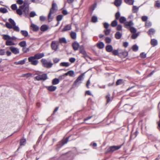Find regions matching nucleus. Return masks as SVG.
<instances>
[{"mask_svg": "<svg viewBox=\"0 0 160 160\" xmlns=\"http://www.w3.org/2000/svg\"><path fill=\"white\" fill-rule=\"evenodd\" d=\"M19 45L21 47H24L26 45V43L25 41L21 42L19 43Z\"/></svg>", "mask_w": 160, "mask_h": 160, "instance_id": "2f4dec72", "label": "nucleus"}, {"mask_svg": "<svg viewBox=\"0 0 160 160\" xmlns=\"http://www.w3.org/2000/svg\"><path fill=\"white\" fill-rule=\"evenodd\" d=\"M72 38L73 39H75L76 38V33L74 32H72L70 34Z\"/></svg>", "mask_w": 160, "mask_h": 160, "instance_id": "a19ab883", "label": "nucleus"}, {"mask_svg": "<svg viewBox=\"0 0 160 160\" xmlns=\"http://www.w3.org/2000/svg\"><path fill=\"white\" fill-rule=\"evenodd\" d=\"M105 40L106 42L108 43H110L111 41V38H109L108 37H106L105 38Z\"/></svg>", "mask_w": 160, "mask_h": 160, "instance_id": "0e129e2a", "label": "nucleus"}, {"mask_svg": "<svg viewBox=\"0 0 160 160\" xmlns=\"http://www.w3.org/2000/svg\"><path fill=\"white\" fill-rule=\"evenodd\" d=\"M59 82V80L58 78H55L52 80V85H55L58 84Z\"/></svg>", "mask_w": 160, "mask_h": 160, "instance_id": "393cba45", "label": "nucleus"}, {"mask_svg": "<svg viewBox=\"0 0 160 160\" xmlns=\"http://www.w3.org/2000/svg\"><path fill=\"white\" fill-rule=\"evenodd\" d=\"M74 73V72L73 70H70L68 72H67L66 73L64 74L63 75V76L64 75L66 76L69 75L70 77H72L73 76Z\"/></svg>", "mask_w": 160, "mask_h": 160, "instance_id": "f3484780", "label": "nucleus"}, {"mask_svg": "<svg viewBox=\"0 0 160 160\" xmlns=\"http://www.w3.org/2000/svg\"><path fill=\"white\" fill-rule=\"evenodd\" d=\"M8 21L12 25V26H15L16 25V23L15 21L12 19L10 18Z\"/></svg>", "mask_w": 160, "mask_h": 160, "instance_id": "864d4df0", "label": "nucleus"}, {"mask_svg": "<svg viewBox=\"0 0 160 160\" xmlns=\"http://www.w3.org/2000/svg\"><path fill=\"white\" fill-rule=\"evenodd\" d=\"M57 10L58 7L57 4L53 2L48 16V19L49 22H50L52 21L54 16V14L57 12Z\"/></svg>", "mask_w": 160, "mask_h": 160, "instance_id": "f257e3e1", "label": "nucleus"}, {"mask_svg": "<svg viewBox=\"0 0 160 160\" xmlns=\"http://www.w3.org/2000/svg\"><path fill=\"white\" fill-rule=\"evenodd\" d=\"M69 137H67L65 139H63L61 143V147L64 145L68 141V139Z\"/></svg>", "mask_w": 160, "mask_h": 160, "instance_id": "5701e85b", "label": "nucleus"}, {"mask_svg": "<svg viewBox=\"0 0 160 160\" xmlns=\"http://www.w3.org/2000/svg\"><path fill=\"white\" fill-rule=\"evenodd\" d=\"M9 49L14 54H17L19 53V49L16 47H11L9 48Z\"/></svg>", "mask_w": 160, "mask_h": 160, "instance_id": "9d476101", "label": "nucleus"}, {"mask_svg": "<svg viewBox=\"0 0 160 160\" xmlns=\"http://www.w3.org/2000/svg\"><path fill=\"white\" fill-rule=\"evenodd\" d=\"M29 3L27 1H24L22 5L20 6V8L22 9L23 12L26 16L28 14Z\"/></svg>", "mask_w": 160, "mask_h": 160, "instance_id": "f03ea898", "label": "nucleus"}, {"mask_svg": "<svg viewBox=\"0 0 160 160\" xmlns=\"http://www.w3.org/2000/svg\"><path fill=\"white\" fill-rule=\"evenodd\" d=\"M36 15V14L34 11H32L29 13V16L30 17H33Z\"/></svg>", "mask_w": 160, "mask_h": 160, "instance_id": "5fc2aeb1", "label": "nucleus"}, {"mask_svg": "<svg viewBox=\"0 0 160 160\" xmlns=\"http://www.w3.org/2000/svg\"><path fill=\"white\" fill-rule=\"evenodd\" d=\"M139 34V33L138 32L137 33H134L132 34L131 36V38L133 39H136L137 37L138 36Z\"/></svg>", "mask_w": 160, "mask_h": 160, "instance_id": "c03bdc74", "label": "nucleus"}, {"mask_svg": "<svg viewBox=\"0 0 160 160\" xmlns=\"http://www.w3.org/2000/svg\"><path fill=\"white\" fill-rule=\"evenodd\" d=\"M150 43L153 46H155L158 44V41L155 39H151Z\"/></svg>", "mask_w": 160, "mask_h": 160, "instance_id": "aec40b11", "label": "nucleus"}, {"mask_svg": "<svg viewBox=\"0 0 160 160\" xmlns=\"http://www.w3.org/2000/svg\"><path fill=\"white\" fill-rule=\"evenodd\" d=\"M27 59V58H25L22 60L14 62V64L16 65H23L25 63Z\"/></svg>", "mask_w": 160, "mask_h": 160, "instance_id": "9b49d317", "label": "nucleus"}, {"mask_svg": "<svg viewBox=\"0 0 160 160\" xmlns=\"http://www.w3.org/2000/svg\"><path fill=\"white\" fill-rule=\"evenodd\" d=\"M134 25V23L132 21H129L126 22H124V27L126 28H131Z\"/></svg>", "mask_w": 160, "mask_h": 160, "instance_id": "1a4fd4ad", "label": "nucleus"}, {"mask_svg": "<svg viewBox=\"0 0 160 160\" xmlns=\"http://www.w3.org/2000/svg\"><path fill=\"white\" fill-rule=\"evenodd\" d=\"M125 2L127 4L132 5L133 4L134 0H124Z\"/></svg>", "mask_w": 160, "mask_h": 160, "instance_id": "c756f323", "label": "nucleus"}, {"mask_svg": "<svg viewBox=\"0 0 160 160\" xmlns=\"http://www.w3.org/2000/svg\"><path fill=\"white\" fill-rule=\"evenodd\" d=\"M140 56L143 58H144L146 57V54L144 52H142L140 54Z\"/></svg>", "mask_w": 160, "mask_h": 160, "instance_id": "052dcab7", "label": "nucleus"}, {"mask_svg": "<svg viewBox=\"0 0 160 160\" xmlns=\"http://www.w3.org/2000/svg\"><path fill=\"white\" fill-rule=\"evenodd\" d=\"M5 25L6 27L9 29L12 28L13 26L12 25L8 22H6Z\"/></svg>", "mask_w": 160, "mask_h": 160, "instance_id": "603ef678", "label": "nucleus"}, {"mask_svg": "<svg viewBox=\"0 0 160 160\" xmlns=\"http://www.w3.org/2000/svg\"><path fill=\"white\" fill-rule=\"evenodd\" d=\"M41 61L42 63V65L44 67L47 68H51L53 64L51 62H48L45 59H42Z\"/></svg>", "mask_w": 160, "mask_h": 160, "instance_id": "20e7f679", "label": "nucleus"}, {"mask_svg": "<svg viewBox=\"0 0 160 160\" xmlns=\"http://www.w3.org/2000/svg\"><path fill=\"white\" fill-rule=\"evenodd\" d=\"M84 73H82L80 75L74 82V84L75 85H77L82 83V81L84 79Z\"/></svg>", "mask_w": 160, "mask_h": 160, "instance_id": "39448f33", "label": "nucleus"}, {"mask_svg": "<svg viewBox=\"0 0 160 160\" xmlns=\"http://www.w3.org/2000/svg\"><path fill=\"white\" fill-rule=\"evenodd\" d=\"M119 21L120 23H122L126 21V19L124 17H121L119 19Z\"/></svg>", "mask_w": 160, "mask_h": 160, "instance_id": "473e14b6", "label": "nucleus"}, {"mask_svg": "<svg viewBox=\"0 0 160 160\" xmlns=\"http://www.w3.org/2000/svg\"><path fill=\"white\" fill-rule=\"evenodd\" d=\"M122 3V0H115L114 3L117 7L120 6Z\"/></svg>", "mask_w": 160, "mask_h": 160, "instance_id": "bb28decb", "label": "nucleus"}, {"mask_svg": "<svg viewBox=\"0 0 160 160\" xmlns=\"http://www.w3.org/2000/svg\"><path fill=\"white\" fill-rule=\"evenodd\" d=\"M155 6L158 8H160V1H157L155 2Z\"/></svg>", "mask_w": 160, "mask_h": 160, "instance_id": "4d7b16f0", "label": "nucleus"}, {"mask_svg": "<svg viewBox=\"0 0 160 160\" xmlns=\"http://www.w3.org/2000/svg\"><path fill=\"white\" fill-rule=\"evenodd\" d=\"M122 27L120 24L118 25L117 27V30L118 31H120L122 30Z\"/></svg>", "mask_w": 160, "mask_h": 160, "instance_id": "774afa93", "label": "nucleus"}, {"mask_svg": "<svg viewBox=\"0 0 160 160\" xmlns=\"http://www.w3.org/2000/svg\"><path fill=\"white\" fill-rule=\"evenodd\" d=\"M63 17V16L62 15H58L56 17V19L58 21H61Z\"/></svg>", "mask_w": 160, "mask_h": 160, "instance_id": "a18cd8bd", "label": "nucleus"}, {"mask_svg": "<svg viewBox=\"0 0 160 160\" xmlns=\"http://www.w3.org/2000/svg\"><path fill=\"white\" fill-rule=\"evenodd\" d=\"M59 42L61 43H66L67 42V41L66 39L64 38H62L59 39Z\"/></svg>", "mask_w": 160, "mask_h": 160, "instance_id": "09e8293b", "label": "nucleus"}, {"mask_svg": "<svg viewBox=\"0 0 160 160\" xmlns=\"http://www.w3.org/2000/svg\"><path fill=\"white\" fill-rule=\"evenodd\" d=\"M132 49L134 52L137 51L138 50V47L137 45H134L132 47Z\"/></svg>", "mask_w": 160, "mask_h": 160, "instance_id": "37998d69", "label": "nucleus"}, {"mask_svg": "<svg viewBox=\"0 0 160 160\" xmlns=\"http://www.w3.org/2000/svg\"><path fill=\"white\" fill-rule=\"evenodd\" d=\"M118 22L116 20L112 21L111 23V26L113 27H115L117 25Z\"/></svg>", "mask_w": 160, "mask_h": 160, "instance_id": "ea45409f", "label": "nucleus"}, {"mask_svg": "<svg viewBox=\"0 0 160 160\" xmlns=\"http://www.w3.org/2000/svg\"><path fill=\"white\" fill-rule=\"evenodd\" d=\"M5 44L7 46H8L14 45H15V43L14 42H13L11 40H7Z\"/></svg>", "mask_w": 160, "mask_h": 160, "instance_id": "b1692460", "label": "nucleus"}, {"mask_svg": "<svg viewBox=\"0 0 160 160\" xmlns=\"http://www.w3.org/2000/svg\"><path fill=\"white\" fill-rule=\"evenodd\" d=\"M21 34L25 37H26L28 35V32L26 30H21Z\"/></svg>", "mask_w": 160, "mask_h": 160, "instance_id": "f704fd0d", "label": "nucleus"}, {"mask_svg": "<svg viewBox=\"0 0 160 160\" xmlns=\"http://www.w3.org/2000/svg\"><path fill=\"white\" fill-rule=\"evenodd\" d=\"M155 32V30L153 28H151L148 31V34L150 35H153Z\"/></svg>", "mask_w": 160, "mask_h": 160, "instance_id": "e433bc0d", "label": "nucleus"}, {"mask_svg": "<svg viewBox=\"0 0 160 160\" xmlns=\"http://www.w3.org/2000/svg\"><path fill=\"white\" fill-rule=\"evenodd\" d=\"M121 147V146H111L108 148L107 150V152L112 153L115 150H116L120 149Z\"/></svg>", "mask_w": 160, "mask_h": 160, "instance_id": "423d86ee", "label": "nucleus"}, {"mask_svg": "<svg viewBox=\"0 0 160 160\" xmlns=\"http://www.w3.org/2000/svg\"><path fill=\"white\" fill-rule=\"evenodd\" d=\"M79 45L78 43L76 42H75L72 44V46L73 49L74 50H78L79 47Z\"/></svg>", "mask_w": 160, "mask_h": 160, "instance_id": "4468645a", "label": "nucleus"}, {"mask_svg": "<svg viewBox=\"0 0 160 160\" xmlns=\"http://www.w3.org/2000/svg\"><path fill=\"white\" fill-rule=\"evenodd\" d=\"M60 66L68 67L70 65V64L68 62H62L60 64Z\"/></svg>", "mask_w": 160, "mask_h": 160, "instance_id": "cd10ccee", "label": "nucleus"}, {"mask_svg": "<svg viewBox=\"0 0 160 160\" xmlns=\"http://www.w3.org/2000/svg\"><path fill=\"white\" fill-rule=\"evenodd\" d=\"M22 9H21L20 8V6L19 7L18 9H17L16 10V12L19 15H21L22 14Z\"/></svg>", "mask_w": 160, "mask_h": 160, "instance_id": "72a5a7b5", "label": "nucleus"}, {"mask_svg": "<svg viewBox=\"0 0 160 160\" xmlns=\"http://www.w3.org/2000/svg\"><path fill=\"white\" fill-rule=\"evenodd\" d=\"M91 21L92 22L95 23L98 21V18L97 17L93 16L92 17L91 19Z\"/></svg>", "mask_w": 160, "mask_h": 160, "instance_id": "49530a36", "label": "nucleus"}, {"mask_svg": "<svg viewBox=\"0 0 160 160\" xmlns=\"http://www.w3.org/2000/svg\"><path fill=\"white\" fill-rule=\"evenodd\" d=\"M48 27L46 25H42L40 28V30L41 31L44 32L47 31L48 29Z\"/></svg>", "mask_w": 160, "mask_h": 160, "instance_id": "a211bd4d", "label": "nucleus"}, {"mask_svg": "<svg viewBox=\"0 0 160 160\" xmlns=\"http://www.w3.org/2000/svg\"><path fill=\"white\" fill-rule=\"evenodd\" d=\"M104 45L102 42H100L97 44V46L99 49H102L104 47Z\"/></svg>", "mask_w": 160, "mask_h": 160, "instance_id": "a878e982", "label": "nucleus"}, {"mask_svg": "<svg viewBox=\"0 0 160 160\" xmlns=\"http://www.w3.org/2000/svg\"><path fill=\"white\" fill-rule=\"evenodd\" d=\"M111 32V30L110 29H107L106 30L104 31L105 34L106 35H108Z\"/></svg>", "mask_w": 160, "mask_h": 160, "instance_id": "680f3d73", "label": "nucleus"}, {"mask_svg": "<svg viewBox=\"0 0 160 160\" xmlns=\"http://www.w3.org/2000/svg\"><path fill=\"white\" fill-rule=\"evenodd\" d=\"M44 56V54L43 53H38L34 55L36 59H38L42 58Z\"/></svg>", "mask_w": 160, "mask_h": 160, "instance_id": "f8f14e48", "label": "nucleus"}, {"mask_svg": "<svg viewBox=\"0 0 160 160\" xmlns=\"http://www.w3.org/2000/svg\"><path fill=\"white\" fill-rule=\"evenodd\" d=\"M110 94L108 93L106 96V99L107 101V102L108 103L110 101H111L112 98H111L110 97Z\"/></svg>", "mask_w": 160, "mask_h": 160, "instance_id": "c85d7f7f", "label": "nucleus"}, {"mask_svg": "<svg viewBox=\"0 0 160 160\" xmlns=\"http://www.w3.org/2000/svg\"><path fill=\"white\" fill-rule=\"evenodd\" d=\"M152 26V23L150 22H146L145 23V26L147 28H148Z\"/></svg>", "mask_w": 160, "mask_h": 160, "instance_id": "13d9d810", "label": "nucleus"}, {"mask_svg": "<svg viewBox=\"0 0 160 160\" xmlns=\"http://www.w3.org/2000/svg\"><path fill=\"white\" fill-rule=\"evenodd\" d=\"M42 73V72H41L35 73V75H37V76L34 78V79L38 81L41 80L44 81L47 80L48 78L47 74H41Z\"/></svg>", "mask_w": 160, "mask_h": 160, "instance_id": "7ed1b4c3", "label": "nucleus"}, {"mask_svg": "<svg viewBox=\"0 0 160 160\" xmlns=\"http://www.w3.org/2000/svg\"><path fill=\"white\" fill-rule=\"evenodd\" d=\"M139 7H137L136 6H133L132 8V12L133 13H136L138 10Z\"/></svg>", "mask_w": 160, "mask_h": 160, "instance_id": "4c0bfd02", "label": "nucleus"}, {"mask_svg": "<svg viewBox=\"0 0 160 160\" xmlns=\"http://www.w3.org/2000/svg\"><path fill=\"white\" fill-rule=\"evenodd\" d=\"M120 16V14L119 12H117L115 15L116 20H118L119 19Z\"/></svg>", "mask_w": 160, "mask_h": 160, "instance_id": "8fccbe9b", "label": "nucleus"}, {"mask_svg": "<svg viewBox=\"0 0 160 160\" xmlns=\"http://www.w3.org/2000/svg\"><path fill=\"white\" fill-rule=\"evenodd\" d=\"M22 50L24 53H26L29 52V49L28 48H26L25 47L23 48Z\"/></svg>", "mask_w": 160, "mask_h": 160, "instance_id": "bf43d9fd", "label": "nucleus"}, {"mask_svg": "<svg viewBox=\"0 0 160 160\" xmlns=\"http://www.w3.org/2000/svg\"><path fill=\"white\" fill-rule=\"evenodd\" d=\"M36 59L34 56L30 57L28 58V61L31 62V63L32 65L35 66L37 65L38 63V61Z\"/></svg>", "mask_w": 160, "mask_h": 160, "instance_id": "0eeeda50", "label": "nucleus"}, {"mask_svg": "<svg viewBox=\"0 0 160 160\" xmlns=\"http://www.w3.org/2000/svg\"><path fill=\"white\" fill-rule=\"evenodd\" d=\"M32 75V74L30 73H27L24 74L22 75V76L23 77H27V78L31 76Z\"/></svg>", "mask_w": 160, "mask_h": 160, "instance_id": "e2e57ef3", "label": "nucleus"}, {"mask_svg": "<svg viewBox=\"0 0 160 160\" xmlns=\"http://www.w3.org/2000/svg\"><path fill=\"white\" fill-rule=\"evenodd\" d=\"M106 49L107 52H111L112 51L113 47L112 45H108L106 46Z\"/></svg>", "mask_w": 160, "mask_h": 160, "instance_id": "dca6fc26", "label": "nucleus"}, {"mask_svg": "<svg viewBox=\"0 0 160 160\" xmlns=\"http://www.w3.org/2000/svg\"><path fill=\"white\" fill-rule=\"evenodd\" d=\"M8 12V10L6 8H0V12L4 13H7Z\"/></svg>", "mask_w": 160, "mask_h": 160, "instance_id": "58836bf2", "label": "nucleus"}, {"mask_svg": "<svg viewBox=\"0 0 160 160\" xmlns=\"http://www.w3.org/2000/svg\"><path fill=\"white\" fill-rule=\"evenodd\" d=\"M129 30L132 33H135L137 32V30L135 28L132 26L131 28H130L129 29Z\"/></svg>", "mask_w": 160, "mask_h": 160, "instance_id": "79ce46f5", "label": "nucleus"}, {"mask_svg": "<svg viewBox=\"0 0 160 160\" xmlns=\"http://www.w3.org/2000/svg\"><path fill=\"white\" fill-rule=\"evenodd\" d=\"M12 28L14 30L17 32H19L20 31L19 28L18 26H17L16 25L15 26H13Z\"/></svg>", "mask_w": 160, "mask_h": 160, "instance_id": "de8ad7c7", "label": "nucleus"}, {"mask_svg": "<svg viewBox=\"0 0 160 160\" xmlns=\"http://www.w3.org/2000/svg\"><path fill=\"white\" fill-rule=\"evenodd\" d=\"M51 47L52 50L56 51L58 48V44L56 41H52L51 43Z\"/></svg>", "mask_w": 160, "mask_h": 160, "instance_id": "6e6552de", "label": "nucleus"}, {"mask_svg": "<svg viewBox=\"0 0 160 160\" xmlns=\"http://www.w3.org/2000/svg\"><path fill=\"white\" fill-rule=\"evenodd\" d=\"M138 132L137 131H136L134 133H133V134H132L130 136V139H132L135 138L137 137L138 134Z\"/></svg>", "mask_w": 160, "mask_h": 160, "instance_id": "7c9ffc66", "label": "nucleus"}, {"mask_svg": "<svg viewBox=\"0 0 160 160\" xmlns=\"http://www.w3.org/2000/svg\"><path fill=\"white\" fill-rule=\"evenodd\" d=\"M115 37L117 39H120L122 36V34L119 32H117L115 34Z\"/></svg>", "mask_w": 160, "mask_h": 160, "instance_id": "412c9836", "label": "nucleus"}, {"mask_svg": "<svg viewBox=\"0 0 160 160\" xmlns=\"http://www.w3.org/2000/svg\"><path fill=\"white\" fill-rule=\"evenodd\" d=\"M60 60V59L59 58H55L53 59V62L55 63H58Z\"/></svg>", "mask_w": 160, "mask_h": 160, "instance_id": "69168bd1", "label": "nucleus"}, {"mask_svg": "<svg viewBox=\"0 0 160 160\" xmlns=\"http://www.w3.org/2000/svg\"><path fill=\"white\" fill-rule=\"evenodd\" d=\"M26 140L25 139H21L20 141V145H24L26 143Z\"/></svg>", "mask_w": 160, "mask_h": 160, "instance_id": "3c124183", "label": "nucleus"}, {"mask_svg": "<svg viewBox=\"0 0 160 160\" xmlns=\"http://www.w3.org/2000/svg\"><path fill=\"white\" fill-rule=\"evenodd\" d=\"M3 36V38L5 40H10V36L7 34H3L2 35Z\"/></svg>", "mask_w": 160, "mask_h": 160, "instance_id": "c9c22d12", "label": "nucleus"}, {"mask_svg": "<svg viewBox=\"0 0 160 160\" xmlns=\"http://www.w3.org/2000/svg\"><path fill=\"white\" fill-rule=\"evenodd\" d=\"M11 8L13 10H17V7L16 4H13L11 5Z\"/></svg>", "mask_w": 160, "mask_h": 160, "instance_id": "338daca9", "label": "nucleus"}, {"mask_svg": "<svg viewBox=\"0 0 160 160\" xmlns=\"http://www.w3.org/2000/svg\"><path fill=\"white\" fill-rule=\"evenodd\" d=\"M71 25L68 24L64 28L61 30V32H63L71 29Z\"/></svg>", "mask_w": 160, "mask_h": 160, "instance_id": "6ab92c4d", "label": "nucleus"}, {"mask_svg": "<svg viewBox=\"0 0 160 160\" xmlns=\"http://www.w3.org/2000/svg\"><path fill=\"white\" fill-rule=\"evenodd\" d=\"M6 53L5 50L4 49H0V55L1 56L4 55Z\"/></svg>", "mask_w": 160, "mask_h": 160, "instance_id": "6e6d98bb", "label": "nucleus"}, {"mask_svg": "<svg viewBox=\"0 0 160 160\" xmlns=\"http://www.w3.org/2000/svg\"><path fill=\"white\" fill-rule=\"evenodd\" d=\"M96 6L97 4L96 3H94L89 8V11L92 13L93 12V11L95 9Z\"/></svg>", "mask_w": 160, "mask_h": 160, "instance_id": "4be33fe9", "label": "nucleus"}, {"mask_svg": "<svg viewBox=\"0 0 160 160\" xmlns=\"http://www.w3.org/2000/svg\"><path fill=\"white\" fill-rule=\"evenodd\" d=\"M47 89L49 91L53 92L56 90L57 88L56 86L51 85L46 87Z\"/></svg>", "mask_w": 160, "mask_h": 160, "instance_id": "ddd939ff", "label": "nucleus"}, {"mask_svg": "<svg viewBox=\"0 0 160 160\" xmlns=\"http://www.w3.org/2000/svg\"><path fill=\"white\" fill-rule=\"evenodd\" d=\"M31 27L34 31H37L39 29V27L37 25L34 24L32 23Z\"/></svg>", "mask_w": 160, "mask_h": 160, "instance_id": "2eb2a0df", "label": "nucleus"}]
</instances>
